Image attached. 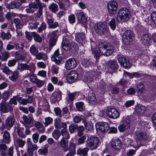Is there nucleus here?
I'll list each match as a JSON object with an SVG mask.
<instances>
[{"instance_id": "obj_1", "label": "nucleus", "mask_w": 156, "mask_h": 156, "mask_svg": "<svg viewBox=\"0 0 156 156\" xmlns=\"http://www.w3.org/2000/svg\"><path fill=\"white\" fill-rule=\"evenodd\" d=\"M130 16L129 10L126 8H122L118 12L117 20L119 22H125L129 20Z\"/></svg>"}, {"instance_id": "obj_2", "label": "nucleus", "mask_w": 156, "mask_h": 156, "mask_svg": "<svg viewBox=\"0 0 156 156\" xmlns=\"http://www.w3.org/2000/svg\"><path fill=\"white\" fill-rule=\"evenodd\" d=\"M62 46L64 49L66 51H70L73 53H75L78 50V46L76 44L70 42L66 38H63Z\"/></svg>"}, {"instance_id": "obj_3", "label": "nucleus", "mask_w": 156, "mask_h": 156, "mask_svg": "<svg viewBox=\"0 0 156 156\" xmlns=\"http://www.w3.org/2000/svg\"><path fill=\"white\" fill-rule=\"evenodd\" d=\"M98 49L101 55L106 56L110 55L113 51L112 47L105 42L100 43L98 45Z\"/></svg>"}, {"instance_id": "obj_4", "label": "nucleus", "mask_w": 156, "mask_h": 156, "mask_svg": "<svg viewBox=\"0 0 156 156\" xmlns=\"http://www.w3.org/2000/svg\"><path fill=\"white\" fill-rule=\"evenodd\" d=\"M100 143V140L98 137H89L86 141V146L91 150L97 148Z\"/></svg>"}, {"instance_id": "obj_5", "label": "nucleus", "mask_w": 156, "mask_h": 156, "mask_svg": "<svg viewBox=\"0 0 156 156\" xmlns=\"http://www.w3.org/2000/svg\"><path fill=\"white\" fill-rule=\"evenodd\" d=\"M133 31L130 30H127L122 35L123 41L126 44H131L132 43L133 37Z\"/></svg>"}, {"instance_id": "obj_6", "label": "nucleus", "mask_w": 156, "mask_h": 156, "mask_svg": "<svg viewBox=\"0 0 156 156\" xmlns=\"http://www.w3.org/2000/svg\"><path fill=\"white\" fill-rule=\"evenodd\" d=\"M35 0L36 3L34 2H31L29 4V6L32 9L33 8L34 9H37V6H38L39 10L36 13V16L39 18L42 15V8L45 7V5L44 3L41 2L39 0Z\"/></svg>"}, {"instance_id": "obj_7", "label": "nucleus", "mask_w": 156, "mask_h": 156, "mask_svg": "<svg viewBox=\"0 0 156 156\" xmlns=\"http://www.w3.org/2000/svg\"><path fill=\"white\" fill-rule=\"evenodd\" d=\"M35 65L33 63L28 65L27 63H20L17 66V69L21 72L24 70H28L30 73H34L35 70Z\"/></svg>"}, {"instance_id": "obj_8", "label": "nucleus", "mask_w": 156, "mask_h": 156, "mask_svg": "<svg viewBox=\"0 0 156 156\" xmlns=\"http://www.w3.org/2000/svg\"><path fill=\"white\" fill-rule=\"evenodd\" d=\"M118 5L117 2L114 1H109L107 3V7L109 13L110 14H115L117 10Z\"/></svg>"}, {"instance_id": "obj_9", "label": "nucleus", "mask_w": 156, "mask_h": 156, "mask_svg": "<svg viewBox=\"0 0 156 156\" xmlns=\"http://www.w3.org/2000/svg\"><path fill=\"white\" fill-rule=\"evenodd\" d=\"M94 27L96 32L99 34L103 33L107 30V26L101 22L95 24Z\"/></svg>"}, {"instance_id": "obj_10", "label": "nucleus", "mask_w": 156, "mask_h": 156, "mask_svg": "<svg viewBox=\"0 0 156 156\" xmlns=\"http://www.w3.org/2000/svg\"><path fill=\"white\" fill-rule=\"evenodd\" d=\"M51 60L57 64L59 65L62 63L63 61H62V57L59 54L58 49L55 50L54 52L51 57Z\"/></svg>"}, {"instance_id": "obj_11", "label": "nucleus", "mask_w": 156, "mask_h": 156, "mask_svg": "<svg viewBox=\"0 0 156 156\" xmlns=\"http://www.w3.org/2000/svg\"><path fill=\"white\" fill-rule=\"evenodd\" d=\"M95 126L97 130H100L102 133L107 132L109 129V124L107 122H98Z\"/></svg>"}, {"instance_id": "obj_12", "label": "nucleus", "mask_w": 156, "mask_h": 156, "mask_svg": "<svg viewBox=\"0 0 156 156\" xmlns=\"http://www.w3.org/2000/svg\"><path fill=\"white\" fill-rule=\"evenodd\" d=\"M106 114L109 118L113 119L118 118L120 115L119 112L114 108H108L106 111Z\"/></svg>"}, {"instance_id": "obj_13", "label": "nucleus", "mask_w": 156, "mask_h": 156, "mask_svg": "<svg viewBox=\"0 0 156 156\" xmlns=\"http://www.w3.org/2000/svg\"><path fill=\"white\" fill-rule=\"evenodd\" d=\"M27 151L30 156H33V151L38 149L37 146L36 144H33L30 138H28L27 140Z\"/></svg>"}, {"instance_id": "obj_14", "label": "nucleus", "mask_w": 156, "mask_h": 156, "mask_svg": "<svg viewBox=\"0 0 156 156\" xmlns=\"http://www.w3.org/2000/svg\"><path fill=\"white\" fill-rule=\"evenodd\" d=\"M130 120L128 117L124 119L122 124H120L118 127L120 132H122L125 130L129 128L130 126Z\"/></svg>"}, {"instance_id": "obj_15", "label": "nucleus", "mask_w": 156, "mask_h": 156, "mask_svg": "<svg viewBox=\"0 0 156 156\" xmlns=\"http://www.w3.org/2000/svg\"><path fill=\"white\" fill-rule=\"evenodd\" d=\"M78 77V74L77 72L73 70L70 71L68 74L66 80L69 83H72L75 82Z\"/></svg>"}, {"instance_id": "obj_16", "label": "nucleus", "mask_w": 156, "mask_h": 156, "mask_svg": "<svg viewBox=\"0 0 156 156\" xmlns=\"http://www.w3.org/2000/svg\"><path fill=\"white\" fill-rule=\"evenodd\" d=\"M76 15L79 23H82L87 22V17L83 11H79L76 13Z\"/></svg>"}, {"instance_id": "obj_17", "label": "nucleus", "mask_w": 156, "mask_h": 156, "mask_svg": "<svg viewBox=\"0 0 156 156\" xmlns=\"http://www.w3.org/2000/svg\"><path fill=\"white\" fill-rule=\"evenodd\" d=\"M0 109L2 112L7 113L12 112L13 108L9 104L5 102H3L1 104Z\"/></svg>"}, {"instance_id": "obj_18", "label": "nucleus", "mask_w": 156, "mask_h": 156, "mask_svg": "<svg viewBox=\"0 0 156 156\" xmlns=\"http://www.w3.org/2000/svg\"><path fill=\"white\" fill-rule=\"evenodd\" d=\"M148 136L145 132L137 131L135 132V138L138 141H140L147 140Z\"/></svg>"}, {"instance_id": "obj_19", "label": "nucleus", "mask_w": 156, "mask_h": 156, "mask_svg": "<svg viewBox=\"0 0 156 156\" xmlns=\"http://www.w3.org/2000/svg\"><path fill=\"white\" fill-rule=\"evenodd\" d=\"M141 41L142 44L148 45L151 42V35L149 34H143L141 37Z\"/></svg>"}, {"instance_id": "obj_20", "label": "nucleus", "mask_w": 156, "mask_h": 156, "mask_svg": "<svg viewBox=\"0 0 156 156\" xmlns=\"http://www.w3.org/2000/svg\"><path fill=\"white\" fill-rule=\"evenodd\" d=\"M76 66V63L75 59L71 58L67 60L65 62V68L67 70H70L74 68Z\"/></svg>"}, {"instance_id": "obj_21", "label": "nucleus", "mask_w": 156, "mask_h": 156, "mask_svg": "<svg viewBox=\"0 0 156 156\" xmlns=\"http://www.w3.org/2000/svg\"><path fill=\"white\" fill-rule=\"evenodd\" d=\"M118 61L121 66L127 69L130 67V63L128 59L123 57H120L118 58Z\"/></svg>"}, {"instance_id": "obj_22", "label": "nucleus", "mask_w": 156, "mask_h": 156, "mask_svg": "<svg viewBox=\"0 0 156 156\" xmlns=\"http://www.w3.org/2000/svg\"><path fill=\"white\" fill-rule=\"evenodd\" d=\"M15 119L13 116H9L6 119L5 126L8 130L10 129L14 124Z\"/></svg>"}, {"instance_id": "obj_23", "label": "nucleus", "mask_w": 156, "mask_h": 156, "mask_svg": "<svg viewBox=\"0 0 156 156\" xmlns=\"http://www.w3.org/2000/svg\"><path fill=\"white\" fill-rule=\"evenodd\" d=\"M75 38L76 41L83 45L86 42L85 36L84 33H81L76 34Z\"/></svg>"}, {"instance_id": "obj_24", "label": "nucleus", "mask_w": 156, "mask_h": 156, "mask_svg": "<svg viewBox=\"0 0 156 156\" xmlns=\"http://www.w3.org/2000/svg\"><path fill=\"white\" fill-rule=\"evenodd\" d=\"M109 73H112L113 70H115L118 68L119 66L117 62L114 60H110L108 62Z\"/></svg>"}, {"instance_id": "obj_25", "label": "nucleus", "mask_w": 156, "mask_h": 156, "mask_svg": "<svg viewBox=\"0 0 156 156\" xmlns=\"http://www.w3.org/2000/svg\"><path fill=\"white\" fill-rule=\"evenodd\" d=\"M111 145L112 147L115 149H120L122 147L121 141L118 139H113L111 143Z\"/></svg>"}, {"instance_id": "obj_26", "label": "nucleus", "mask_w": 156, "mask_h": 156, "mask_svg": "<svg viewBox=\"0 0 156 156\" xmlns=\"http://www.w3.org/2000/svg\"><path fill=\"white\" fill-rule=\"evenodd\" d=\"M54 126L55 128L58 129H61L62 128H67L66 123L62 122L61 119L59 118L56 119L55 120Z\"/></svg>"}, {"instance_id": "obj_27", "label": "nucleus", "mask_w": 156, "mask_h": 156, "mask_svg": "<svg viewBox=\"0 0 156 156\" xmlns=\"http://www.w3.org/2000/svg\"><path fill=\"white\" fill-rule=\"evenodd\" d=\"M73 120L74 122L76 123H78L80 122L81 120H82L85 127L87 126V123L86 119L85 117L83 115H81L80 116H76L74 118Z\"/></svg>"}, {"instance_id": "obj_28", "label": "nucleus", "mask_w": 156, "mask_h": 156, "mask_svg": "<svg viewBox=\"0 0 156 156\" xmlns=\"http://www.w3.org/2000/svg\"><path fill=\"white\" fill-rule=\"evenodd\" d=\"M68 143L69 141L66 140L65 139H64V138H62L60 140L59 144L63 151L66 152L68 150Z\"/></svg>"}, {"instance_id": "obj_29", "label": "nucleus", "mask_w": 156, "mask_h": 156, "mask_svg": "<svg viewBox=\"0 0 156 156\" xmlns=\"http://www.w3.org/2000/svg\"><path fill=\"white\" fill-rule=\"evenodd\" d=\"M47 23L48 27L50 28L54 29L58 26L59 24L57 22H54L53 19H48Z\"/></svg>"}, {"instance_id": "obj_30", "label": "nucleus", "mask_w": 156, "mask_h": 156, "mask_svg": "<svg viewBox=\"0 0 156 156\" xmlns=\"http://www.w3.org/2000/svg\"><path fill=\"white\" fill-rule=\"evenodd\" d=\"M48 145L46 144L43 148L39 149L37 151L38 154L40 155H44L47 154L48 152Z\"/></svg>"}, {"instance_id": "obj_31", "label": "nucleus", "mask_w": 156, "mask_h": 156, "mask_svg": "<svg viewBox=\"0 0 156 156\" xmlns=\"http://www.w3.org/2000/svg\"><path fill=\"white\" fill-rule=\"evenodd\" d=\"M24 122V125L26 126V124H30L33 119V117L30 116H27L25 115H23V117Z\"/></svg>"}, {"instance_id": "obj_32", "label": "nucleus", "mask_w": 156, "mask_h": 156, "mask_svg": "<svg viewBox=\"0 0 156 156\" xmlns=\"http://www.w3.org/2000/svg\"><path fill=\"white\" fill-rule=\"evenodd\" d=\"M34 56H35L36 58L37 59L39 60H40L42 59L44 60L47 58V55L41 52L38 53Z\"/></svg>"}, {"instance_id": "obj_33", "label": "nucleus", "mask_w": 156, "mask_h": 156, "mask_svg": "<svg viewBox=\"0 0 156 156\" xmlns=\"http://www.w3.org/2000/svg\"><path fill=\"white\" fill-rule=\"evenodd\" d=\"M89 149L87 147H85L84 148H79L77 151V154L82 156H84L86 155L89 151Z\"/></svg>"}, {"instance_id": "obj_34", "label": "nucleus", "mask_w": 156, "mask_h": 156, "mask_svg": "<svg viewBox=\"0 0 156 156\" xmlns=\"http://www.w3.org/2000/svg\"><path fill=\"white\" fill-rule=\"evenodd\" d=\"M146 109L145 107L142 105H139L136 106L135 110L137 113H144Z\"/></svg>"}, {"instance_id": "obj_35", "label": "nucleus", "mask_w": 156, "mask_h": 156, "mask_svg": "<svg viewBox=\"0 0 156 156\" xmlns=\"http://www.w3.org/2000/svg\"><path fill=\"white\" fill-rule=\"evenodd\" d=\"M1 37L3 40H9L12 37V35L9 32L5 33V32H2L1 33Z\"/></svg>"}, {"instance_id": "obj_36", "label": "nucleus", "mask_w": 156, "mask_h": 156, "mask_svg": "<svg viewBox=\"0 0 156 156\" xmlns=\"http://www.w3.org/2000/svg\"><path fill=\"white\" fill-rule=\"evenodd\" d=\"M48 9L52 12L55 13L58 10V6L57 4L52 3L48 6Z\"/></svg>"}, {"instance_id": "obj_37", "label": "nucleus", "mask_w": 156, "mask_h": 156, "mask_svg": "<svg viewBox=\"0 0 156 156\" xmlns=\"http://www.w3.org/2000/svg\"><path fill=\"white\" fill-rule=\"evenodd\" d=\"M30 51L31 54L34 56L38 52V50L35 44H33L30 48Z\"/></svg>"}, {"instance_id": "obj_38", "label": "nucleus", "mask_w": 156, "mask_h": 156, "mask_svg": "<svg viewBox=\"0 0 156 156\" xmlns=\"http://www.w3.org/2000/svg\"><path fill=\"white\" fill-rule=\"evenodd\" d=\"M31 35L33 37L34 41L40 43L42 41L41 37L36 33L33 32L31 33Z\"/></svg>"}, {"instance_id": "obj_39", "label": "nucleus", "mask_w": 156, "mask_h": 156, "mask_svg": "<svg viewBox=\"0 0 156 156\" xmlns=\"http://www.w3.org/2000/svg\"><path fill=\"white\" fill-rule=\"evenodd\" d=\"M16 143L18 147L22 148L24 146L26 142L25 140H23L22 139L18 138L16 139Z\"/></svg>"}, {"instance_id": "obj_40", "label": "nucleus", "mask_w": 156, "mask_h": 156, "mask_svg": "<svg viewBox=\"0 0 156 156\" xmlns=\"http://www.w3.org/2000/svg\"><path fill=\"white\" fill-rule=\"evenodd\" d=\"M2 72L6 74L10 75L12 74V71L6 66H2L1 68Z\"/></svg>"}, {"instance_id": "obj_41", "label": "nucleus", "mask_w": 156, "mask_h": 156, "mask_svg": "<svg viewBox=\"0 0 156 156\" xmlns=\"http://www.w3.org/2000/svg\"><path fill=\"white\" fill-rule=\"evenodd\" d=\"M14 22L15 24L16 29H21L23 27L21 23L20 20L18 18H15L14 20Z\"/></svg>"}, {"instance_id": "obj_42", "label": "nucleus", "mask_w": 156, "mask_h": 156, "mask_svg": "<svg viewBox=\"0 0 156 156\" xmlns=\"http://www.w3.org/2000/svg\"><path fill=\"white\" fill-rule=\"evenodd\" d=\"M62 135L63 136L62 138L66 139H69L70 137V136L68 132L67 131L66 128H63L61 130Z\"/></svg>"}, {"instance_id": "obj_43", "label": "nucleus", "mask_w": 156, "mask_h": 156, "mask_svg": "<svg viewBox=\"0 0 156 156\" xmlns=\"http://www.w3.org/2000/svg\"><path fill=\"white\" fill-rule=\"evenodd\" d=\"M87 100L89 103L93 104L96 101V98L94 95L92 94H90L87 98Z\"/></svg>"}, {"instance_id": "obj_44", "label": "nucleus", "mask_w": 156, "mask_h": 156, "mask_svg": "<svg viewBox=\"0 0 156 156\" xmlns=\"http://www.w3.org/2000/svg\"><path fill=\"white\" fill-rule=\"evenodd\" d=\"M11 93L9 90H5L2 93V97L5 101H6L10 95Z\"/></svg>"}, {"instance_id": "obj_45", "label": "nucleus", "mask_w": 156, "mask_h": 156, "mask_svg": "<svg viewBox=\"0 0 156 156\" xmlns=\"http://www.w3.org/2000/svg\"><path fill=\"white\" fill-rule=\"evenodd\" d=\"M3 137L4 139L6 140L5 142L7 144H9L10 141V136L9 133L7 131H5L3 135Z\"/></svg>"}, {"instance_id": "obj_46", "label": "nucleus", "mask_w": 156, "mask_h": 156, "mask_svg": "<svg viewBox=\"0 0 156 156\" xmlns=\"http://www.w3.org/2000/svg\"><path fill=\"white\" fill-rule=\"evenodd\" d=\"M44 120L45 122H44L43 123L45 126L46 127L51 124L53 121V119L50 117H48L45 118Z\"/></svg>"}, {"instance_id": "obj_47", "label": "nucleus", "mask_w": 156, "mask_h": 156, "mask_svg": "<svg viewBox=\"0 0 156 156\" xmlns=\"http://www.w3.org/2000/svg\"><path fill=\"white\" fill-rule=\"evenodd\" d=\"M52 135L55 139L58 140L61 136L60 131L55 129L52 133Z\"/></svg>"}, {"instance_id": "obj_48", "label": "nucleus", "mask_w": 156, "mask_h": 156, "mask_svg": "<svg viewBox=\"0 0 156 156\" xmlns=\"http://www.w3.org/2000/svg\"><path fill=\"white\" fill-rule=\"evenodd\" d=\"M16 130L19 136L22 138H25L26 136L23 133V130L22 128L17 127L16 129Z\"/></svg>"}, {"instance_id": "obj_49", "label": "nucleus", "mask_w": 156, "mask_h": 156, "mask_svg": "<svg viewBox=\"0 0 156 156\" xmlns=\"http://www.w3.org/2000/svg\"><path fill=\"white\" fill-rule=\"evenodd\" d=\"M68 150L69 151L72 152L73 153H76V145L73 142H70L69 144V148Z\"/></svg>"}, {"instance_id": "obj_50", "label": "nucleus", "mask_w": 156, "mask_h": 156, "mask_svg": "<svg viewBox=\"0 0 156 156\" xmlns=\"http://www.w3.org/2000/svg\"><path fill=\"white\" fill-rule=\"evenodd\" d=\"M108 25L110 26L111 29L113 30H115L116 28V24L115 21V19H112L108 23Z\"/></svg>"}, {"instance_id": "obj_51", "label": "nucleus", "mask_w": 156, "mask_h": 156, "mask_svg": "<svg viewBox=\"0 0 156 156\" xmlns=\"http://www.w3.org/2000/svg\"><path fill=\"white\" fill-rule=\"evenodd\" d=\"M75 93H69L68 94V98H66L68 102H70L73 101L75 98L76 95Z\"/></svg>"}, {"instance_id": "obj_52", "label": "nucleus", "mask_w": 156, "mask_h": 156, "mask_svg": "<svg viewBox=\"0 0 156 156\" xmlns=\"http://www.w3.org/2000/svg\"><path fill=\"white\" fill-rule=\"evenodd\" d=\"M83 103L82 102H79L76 103V108L79 111H82L83 109Z\"/></svg>"}, {"instance_id": "obj_53", "label": "nucleus", "mask_w": 156, "mask_h": 156, "mask_svg": "<svg viewBox=\"0 0 156 156\" xmlns=\"http://www.w3.org/2000/svg\"><path fill=\"white\" fill-rule=\"evenodd\" d=\"M2 61H6L9 56V53L5 51L2 53Z\"/></svg>"}, {"instance_id": "obj_54", "label": "nucleus", "mask_w": 156, "mask_h": 156, "mask_svg": "<svg viewBox=\"0 0 156 156\" xmlns=\"http://www.w3.org/2000/svg\"><path fill=\"white\" fill-rule=\"evenodd\" d=\"M12 75L9 76L10 79L12 81L15 80L18 77V73L17 72H12Z\"/></svg>"}, {"instance_id": "obj_55", "label": "nucleus", "mask_w": 156, "mask_h": 156, "mask_svg": "<svg viewBox=\"0 0 156 156\" xmlns=\"http://www.w3.org/2000/svg\"><path fill=\"white\" fill-rule=\"evenodd\" d=\"M35 83L38 87L40 88L44 85V82L43 81L38 79H37V81H36Z\"/></svg>"}, {"instance_id": "obj_56", "label": "nucleus", "mask_w": 156, "mask_h": 156, "mask_svg": "<svg viewBox=\"0 0 156 156\" xmlns=\"http://www.w3.org/2000/svg\"><path fill=\"white\" fill-rule=\"evenodd\" d=\"M84 81L87 83L91 82L93 81V79L92 77L90 76H85L84 79Z\"/></svg>"}, {"instance_id": "obj_57", "label": "nucleus", "mask_w": 156, "mask_h": 156, "mask_svg": "<svg viewBox=\"0 0 156 156\" xmlns=\"http://www.w3.org/2000/svg\"><path fill=\"white\" fill-rule=\"evenodd\" d=\"M69 22L71 24L75 22L76 18L74 14H71L68 16Z\"/></svg>"}, {"instance_id": "obj_58", "label": "nucleus", "mask_w": 156, "mask_h": 156, "mask_svg": "<svg viewBox=\"0 0 156 156\" xmlns=\"http://www.w3.org/2000/svg\"><path fill=\"white\" fill-rule=\"evenodd\" d=\"M144 89V85L141 83L137 84V90L138 92H142Z\"/></svg>"}, {"instance_id": "obj_59", "label": "nucleus", "mask_w": 156, "mask_h": 156, "mask_svg": "<svg viewBox=\"0 0 156 156\" xmlns=\"http://www.w3.org/2000/svg\"><path fill=\"white\" fill-rule=\"evenodd\" d=\"M17 101L20 104L23 105H26L27 104L26 99L23 98L22 97H18Z\"/></svg>"}, {"instance_id": "obj_60", "label": "nucleus", "mask_w": 156, "mask_h": 156, "mask_svg": "<svg viewBox=\"0 0 156 156\" xmlns=\"http://www.w3.org/2000/svg\"><path fill=\"white\" fill-rule=\"evenodd\" d=\"M17 62V60L15 59H13L12 60L9 61L8 63V66L11 67L14 66Z\"/></svg>"}, {"instance_id": "obj_61", "label": "nucleus", "mask_w": 156, "mask_h": 156, "mask_svg": "<svg viewBox=\"0 0 156 156\" xmlns=\"http://www.w3.org/2000/svg\"><path fill=\"white\" fill-rule=\"evenodd\" d=\"M54 96L57 99L60 100L62 98V92L60 91H58L55 92L54 94Z\"/></svg>"}, {"instance_id": "obj_62", "label": "nucleus", "mask_w": 156, "mask_h": 156, "mask_svg": "<svg viewBox=\"0 0 156 156\" xmlns=\"http://www.w3.org/2000/svg\"><path fill=\"white\" fill-rule=\"evenodd\" d=\"M77 129L78 131V135L80 136L82 135V132L84 130V128L83 126H80L77 128Z\"/></svg>"}, {"instance_id": "obj_63", "label": "nucleus", "mask_w": 156, "mask_h": 156, "mask_svg": "<svg viewBox=\"0 0 156 156\" xmlns=\"http://www.w3.org/2000/svg\"><path fill=\"white\" fill-rule=\"evenodd\" d=\"M18 98V97L16 96H15L13 98H11L9 101V104L10 105L12 104L16 105L17 104L16 101L17 100Z\"/></svg>"}, {"instance_id": "obj_64", "label": "nucleus", "mask_w": 156, "mask_h": 156, "mask_svg": "<svg viewBox=\"0 0 156 156\" xmlns=\"http://www.w3.org/2000/svg\"><path fill=\"white\" fill-rule=\"evenodd\" d=\"M27 54L28 52L27 51H23L20 55L19 60H23L25 59L27 57Z\"/></svg>"}]
</instances>
